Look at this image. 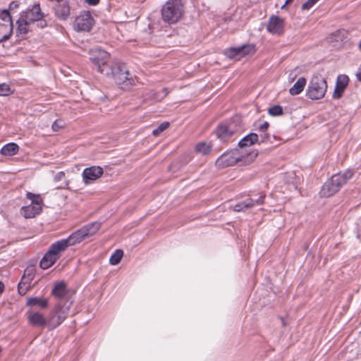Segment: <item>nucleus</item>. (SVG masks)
I'll return each instance as SVG.
<instances>
[{"label":"nucleus","mask_w":361,"mask_h":361,"mask_svg":"<svg viewBox=\"0 0 361 361\" xmlns=\"http://www.w3.org/2000/svg\"><path fill=\"white\" fill-rule=\"evenodd\" d=\"M101 224L95 221L90 223L81 228L77 230L67 238L58 240L57 242L61 245V247L66 250L69 246L80 243L87 238L94 235L100 228Z\"/></svg>","instance_id":"f257e3e1"},{"label":"nucleus","mask_w":361,"mask_h":361,"mask_svg":"<svg viewBox=\"0 0 361 361\" xmlns=\"http://www.w3.org/2000/svg\"><path fill=\"white\" fill-rule=\"evenodd\" d=\"M353 175V172L350 169L333 175L322 185L320 195L325 197L334 195L352 178Z\"/></svg>","instance_id":"f03ea898"},{"label":"nucleus","mask_w":361,"mask_h":361,"mask_svg":"<svg viewBox=\"0 0 361 361\" xmlns=\"http://www.w3.org/2000/svg\"><path fill=\"white\" fill-rule=\"evenodd\" d=\"M106 76L112 77L115 82L123 90H127L134 85V80L129 78V71L124 64L118 63L111 64Z\"/></svg>","instance_id":"7ed1b4c3"},{"label":"nucleus","mask_w":361,"mask_h":361,"mask_svg":"<svg viewBox=\"0 0 361 361\" xmlns=\"http://www.w3.org/2000/svg\"><path fill=\"white\" fill-rule=\"evenodd\" d=\"M184 6L181 0H169L161 9V17L169 24L177 23L183 16Z\"/></svg>","instance_id":"20e7f679"},{"label":"nucleus","mask_w":361,"mask_h":361,"mask_svg":"<svg viewBox=\"0 0 361 361\" xmlns=\"http://www.w3.org/2000/svg\"><path fill=\"white\" fill-rule=\"evenodd\" d=\"M73 301H67L66 303L58 302L55 308L50 312L47 319V328L49 330L54 329L59 326L67 317Z\"/></svg>","instance_id":"39448f33"},{"label":"nucleus","mask_w":361,"mask_h":361,"mask_svg":"<svg viewBox=\"0 0 361 361\" xmlns=\"http://www.w3.org/2000/svg\"><path fill=\"white\" fill-rule=\"evenodd\" d=\"M90 60L94 64L97 71L102 74H108L109 67V54L99 47H94L89 51Z\"/></svg>","instance_id":"423d86ee"},{"label":"nucleus","mask_w":361,"mask_h":361,"mask_svg":"<svg viewBox=\"0 0 361 361\" xmlns=\"http://www.w3.org/2000/svg\"><path fill=\"white\" fill-rule=\"evenodd\" d=\"M327 90V82L321 75L312 77L307 90V97L312 100L322 99Z\"/></svg>","instance_id":"0eeeda50"},{"label":"nucleus","mask_w":361,"mask_h":361,"mask_svg":"<svg viewBox=\"0 0 361 361\" xmlns=\"http://www.w3.org/2000/svg\"><path fill=\"white\" fill-rule=\"evenodd\" d=\"M64 251L58 242L51 245L49 250L39 262V267L43 269L51 267L59 259L60 252Z\"/></svg>","instance_id":"6e6552de"},{"label":"nucleus","mask_w":361,"mask_h":361,"mask_svg":"<svg viewBox=\"0 0 361 361\" xmlns=\"http://www.w3.org/2000/svg\"><path fill=\"white\" fill-rule=\"evenodd\" d=\"M255 51V45L244 44L238 47H231L226 50L225 54L230 59H240V58Z\"/></svg>","instance_id":"1a4fd4ad"},{"label":"nucleus","mask_w":361,"mask_h":361,"mask_svg":"<svg viewBox=\"0 0 361 361\" xmlns=\"http://www.w3.org/2000/svg\"><path fill=\"white\" fill-rule=\"evenodd\" d=\"M284 19L275 15H271L267 23V30L271 35H281L284 32Z\"/></svg>","instance_id":"9d476101"},{"label":"nucleus","mask_w":361,"mask_h":361,"mask_svg":"<svg viewBox=\"0 0 361 361\" xmlns=\"http://www.w3.org/2000/svg\"><path fill=\"white\" fill-rule=\"evenodd\" d=\"M94 19L89 11H84L76 18L75 26L79 31L88 32L91 30Z\"/></svg>","instance_id":"9b49d317"},{"label":"nucleus","mask_w":361,"mask_h":361,"mask_svg":"<svg viewBox=\"0 0 361 361\" xmlns=\"http://www.w3.org/2000/svg\"><path fill=\"white\" fill-rule=\"evenodd\" d=\"M265 195H261L259 198H247L243 202H238L231 206L235 212H245L255 205H262L264 204Z\"/></svg>","instance_id":"f8f14e48"},{"label":"nucleus","mask_w":361,"mask_h":361,"mask_svg":"<svg viewBox=\"0 0 361 361\" xmlns=\"http://www.w3.org/2000/svg\"><path fill=\"white\" fill-rule=\"evenodd\" d=\"M20 17L30 24L40 20L43 14L41 12L39 4H35L32 8H27L25 11L22 12Z\"/></svg>","instance_id":"ddd939ff"},{"label":"nucleus","mask_w":361,"mask_h":361,"mask_svg":"<svg viewBox=\"0 0 361 361\" xmlns=\"http://www.w3.org/2000/svg\"><path fill=\"white\" fill-rule=\"evenodd\" d=\"M236 131L232 123H223L218 126L216 134L221 141H227Z\"/></svg>","instance_id":"4468645a"},{"label":"nucleus","mask_w":361,"mask_h":361,"mask_svg":"<svg viewBox=\"0 0 361 361\" xmlns=\"http://www.w3.org/2000/svg\"><path fill=\"white\" fill-rule=\"evenodd\" d=\"M104 173L103 169L99 166H93L86 168L82 172V179L85 184L100 178Z\"/></svg>","instance_id":"2eb2a0df"},{"label":"nucleus","mask_w":361,"mask_h":361,"mask_svg":"<svg viewBox=\"0 0 361 361\" xmlns=\"http://www.w3.org/2000/svg\"><path fill=\"white\" fill-rule=\"evenodd\" d=\"M27 319L32 326L39 328L47 327V319L44 315L35 311H30L27 313Z\"/></svg>","instance_id":"dca6fc26"},{"label":"nucleus","mask_w":361,"mask_h":361,"mask_svg":"<svg viewBox=\"0 0 361 361\" xmlns=\"http://www.w3.org/2000/svg\"><path fill=\"white\" fill-rule=\"evenodd\" d=\"M51 293L53 295L59 300L58 302H62V304H64L67 301H71L66 298L67 292L66 284L63 281L56 283Z\"/></svg>","instance_id":"f3484780"},{"label":"nucleus","mask_w":361,"mask_h":361,"mask_svg":"<svg viewBox=\"0 0 361 361\" xmlns=\"http://www.w3.org/2000/svg\"><path fill=\"white\" fill-rule=\"evenodd\" d=\"M349 78L345 75H339L337 77L335 90L333 94L334 99H339L348 85Z\"/></svg>","instance_id":"a211bd4d"},{"label":"nucleus","mask_w":361,"mask_h":361,"mask_svg":"<svg viewBox=\"0 0 361 361\" xmlns=\"http://www.w3.org/2000/svg\"><path fill=\"white\" fill-rule=\"evenodd\" d=\"M228 156V154H223L222 156H221L217 159L216 164L219 166H222L224 167V166L233 165V164H236L242 160L241 157L240 156H238V151H235V152H232V157H231V160H228L227 159Z\"/></svg>","instance_id":"6ab92c4d"},{"label":"nucleus","mask_w":361,"mask_h":361,"mask_svg":"<svg viewBox=\"0 0 361 361\" xmlns=\"http://www.w3.org/2000/svg\"><path fill=\"white\" fill-rule=\"evenodd\" d=\"M56 16L61 20H66L70 15V6L67 2L59 3L54 8Z\"/></svg>","instance_id":"aec40b11"},{"label":"nucleus","mask_w":361,"mask_h":361,"mask_svg":"<svg viewBox=\"0 0 361 361\" xmlns=\"http://www.w3.org/2000/svg\"><path fill=\"white\" fill-rule=\"evenodd\" d=\"M41 210V206H34L32 204H30L28 206L23 207L20 209V214L26 219L33 218L37 214H39Z\"/></svg>","instance_id":"412c9836"},{"label":"nucleus","mask_w":361,"mask_h":361,"mask_svg":"<svg viewBox=\"0 0 361 361\" xmlns=\"http://www.w3.org/2000/svg\"><path fill=\"white\" fill-rule=\"evenodd\" d=\"M13 32V24L0 23V43L8 40Z\"/></svg>","instance_id":"4be33fe9"},{"label":"nucleus","mask_w":361,"mask_h":361,"mask_svg":"<svg viewBox=\"0 0 361 361\" xmlns=\"http://www.w3.org/2000/svg\"><path fill=\"white\" fill-rule=\"evenodd\" d=\"M258 140V135L254 133H251L246 136H245L243 138H242L238 142V146L240 148H243L245 147H249L255 143H256Z\"/></svg>","instance_id":"5701e85b"},{"label":"nucleus","mask_w":361,"mask_h":361,"mask_svg":"<svg viewBox=\"0 0 361 361\" xmlns=\"http://www.w3.org/2000/svg\"><path fill=\"white\" fill-rule=\"evenodd\" d=\"M306 85V79L304 77L298 78L296 82L290 88L289 93L291 95H297L302 92Z\"/></svg>","instance_id":"b1692460"},{"label":"nucleus","mask_w":361,"mask_h":361,"mask_svg":"<svg viewBox=\"0 0 361 361\" xmlns=\"http://www.w3.org/2000/svg\"><path fill=\"white\" fill-rule=\"evenodd\" d=\"M19 147L14 142L5 145L1 149V153L5 156H13L18 153Z\"/></svg>","instance_id":"393cba45"},{"label":"nucleus","mask_w":361,"mask_h":361,"mask_svg":"<svg viewBox=\"0 0 361 361\" xmlns=\"http://www.w3.org/2000/svg\"><path fill=\"white\" fill-rule=\"evenodd\" d=\"M27 305L37 306L42 309H44L48 307V301L43 298H29L27 300Z\"/></svg>","instance_id":"a878e982"},{"label":"nucleus","mask_w":361,"mask_h":361,"mask_svg":"<svg viewBox=\"0 0 361 361\" xmlns=\"http://www.w3.org/2000/svg\"><path fill=\"white\" fill-rule=\"evenodd\" d=\"M18 25L17 32L20 35H25L28 32L27 26L30 25L28 22H25L24 18H20L17 20Z\"/></svg>","instance_id":"bb28decb"},{"label":"nucleus","mask_w":361,"mask_h":361,"mask_svg":"<svg viewBox=\"0 0 361 361\" xmlns=\"http://www.w3.org/2000/svg\"><path fill=\"white\" fill-rule=\"evenodd\" d=\"M195 149L197 152L203 155H207L210 153L212 146L210 144L206 142H200L196 145Z\"/></svg>","instance_id":"cd10ccee"},{"label":"nucleus","mask_w":361,"mask_h":361,"mask_svg":"<svg viewBox=\"0 0 361 361\" xmlns=\"http://www.w3.org/2000/svg\"><path fill=\"white\" fill-rule=\"evenodd\" d=\"M123 255V252L121 250H116L110 257L109 258V263L111 265H116L118 264Z\"/></svg>","instance_id":"c85d7f7f"},{"label":"nucleus","mask_w":361,"mask_h":361,"mask_svg":"<svg viewBox=\"0 0 361 361\" xmlns=\"http://www.w3.org/2000/svg\"><path fill=\"white\" fill-rule=\"evenodd\" d=\"M0 20H1V23L13 24L11 16L8 10H3L0 11Z\"/></svg>","instance_id":"c756f323"},{"label":"nucleus","mask_w":361,"mask_h":361,"mask_svg":"<svg viewBox=\"0 0 361 361\" xmlns=\"http://www.w3.org/2000/svg\"><path fill=\"white\" fill-rule=\"evenodd\" d=\"M12 90L8 84H0V96H8L12 94Z\"/></svg>","instance_id":"7c9ffc66"},{"label":"nucleus","mask_w":361,"mask_h":361,"mask_svg":"<svg viewBox=\"0 0 361 361\" xmlns=\"http://www.w3.org/2000/svg\"><path fill=\"white\" fill-rule=\"evenodd\" d=\"M271 116H276L283 114V108L279 105H275L268 110Z\"/></svg>","instance_id":"2f4dec72"},{"label":"nucleus","mask_w":361,"mask_h":361,"mask_svg":"<svg viewBox=\"0 0 361 361\" xmlns=\"http://www.w3.org/2000/svg\"><path fill=\"white\" fill-rule=\"evenodd\" d=\"M169 126V123L163 122L157 128L152 130V135L158 136L161 132L165 130Z\"/></svg>","instance_id":"473e14b6"},{"label":"nucleus","mask_w":361,"mask_h":361,"mask_svg":"<svg viewBox=\"0 0 361 361\" xmlns=\"http://www.w3.org/2000/svg\"><path fill=\"white\" fill-rule=\"evenodd\" d=\"M30 287L31 286L30 285L25 284L24 282H19L18 286V290L19 294L21 295H25Z\"/></svg>","instance_id":"72a5a7b5"},{"label":"nucleus","mask_w":361,"mask_h":361,"mask_svg":"<svg viewBox=\"0 0 361 361\" xmlns=\"http://www.w3.org/2000/svg\"><path fill=\"white\" fill-rule=\"evenodd\" d=\"M269 126V124L267 121H264L262 124H261L259 127H258V130L259 132L261 133H263L264 135H262V136L263 137V141L268 138V134L266 133L268 128Z\"/></svg>","instance_id":"f704fd0d"},{"label":"nucleus","mask_w":361,"mask_h":361,"mask_svg":"<svg viewBox=\"0 0 361 361\" xmlns=\"http://www.w3.org/2000/svg\"><path fill=\"white\" fill-rule=\"evenodd\" d=\"M35 274V269L34 267H28L25 269L24 271V275L29 277L30 279H34Z\"/></svg>","instance_id":"c9c22d12"},{"label":"nucleus","mask_w":361,"mask_h":361,"mask_svg":"<svg viewBox=\"0 0 361 361\" xmlns=\"http://www.w3.org/2000/svg\"><path fill=\"white\" fill-rule=\"evenodd\" d=\"M64 126V123L62 121L56 120L52 124V129L54 131H58L59 129L62 128Z\"/></svg>","instance_id":"e433bc0d"},{"label":"nucleus","mask_w":361,"mask_h":361,"mask_svg":"<svg viewBox=\"0 0 361 361\" xmlns=\"http://www.w3.org/2000/svg\"><path fill=\"white\" fill-rule=\"evenodd\" d=\"M65 178V173L63 171L58 172L54 176V181L58 182L63 180Z\"/></svg>","instance_id":"4c0bfd02"},{"label":"nucleus","mask_w":361,"mask_h":361,"mask_svg":"<svg viewBox=\"0 0 361 361\" xmlns=\"http://www.w3.org/2000/svg\"><path fill=\"white\" fill-rule=\"evenodd\" d=\"M42 204V200L40 197V195H39L38 196L36 197V198L35 200H32V202H31L30 204H32L34 206H41Z\"/></svg>","instance_id":"58836bf2"},{"label":"nucleus","mask_w":361,"mask_h":361,"mask_svg":"<svg viewBox=\"0 0 361 361\" xmlns=\"http://www.w3.org/2000/svg\"><path fill=\"white\" fill-rule=\"evenodd\" d=\"M357 238L361 240V221L356 223Z\"/></svg>","instance_id":"ea45409f"},{"label":"nucleus","mask_w":361,"mask_h":361,"mask_svg":"<svg viewBox=\"0 0 361 361\" xmlns=\"http://www.w3.org/2000/svg\"><path fill=\"white\" fill-rule=\"evenodd\" d=\"M32 281V279L23 274L20 282H24L25 284L30 285L31 286Z\"/></svg>","instance_id":"a19ab883"},{"label":"nucleus","mask_w":361,"mask_h":361,"mask_svg":"<svg viewBox=\"0 0 361 361\" xmlns=\"http://www.w3.org/2000/svg\"><path fill=\"white\" fill-rule=\"evenodd\" d=\"M19 7V4L17 1H12L10 3L8 8L10 11H14Z\"/></svg>","instance_id":"79ce46f5"},{"label":"nucleus","mask_w":361,"mask_h":361,"mask_svg":"<svg viewBox=\"0 0 361 361\" xmlns=\"http://www.w3.org/2000/svg\"><path fill=\"white\" fill-rule=\"evenodd\" d=\"M39 195H35V194H32V192H27V197L31 200V202H32V200H35L37 196H38Z\"/></svg>","instance_id":"37998d69"},{"label":"nucleus","mask_w":361,"mask_h":361,"mask_svg":"<svg viewBox=\"0 0 361 361\" xmlns=\"http://www.w3.org/2000/svg\"><path fill=\"white\" fill-rule=\"evenodd\" d=\"M85 1L92 6H95L99 4V0H85Z\"/></svg>","instance_id":"c03bdc74"},{"label":"nucleus","mask_w":361,"mask_h":361,"mask_svg":"<svg viewBox=\"0 0 361 361\" xmlns=\"http://www.w3.org/2000/svg\"><path fill=\"white\" fill-rule=\"evenodd\" d=\"M356 75H357L358 80L361 82V65H360V67L359 71L357 73Z\"/></svg>","instance_id":"a18cd8bd"},{"label":"nucleus","mask_w":361,"mask_h":361,"mask_svg":"<svg viewBox=\"0 0 361 361\" xmlns=\"http://www.w3.org/2000/svg\"><path fill=\"white\" fill-rule=\"evenodd\" d=\"M4 290V284L0 281V294L3 293Z\"/></svg>","instance_id":"49530a36"},{"label":"nucleus","mask_w":361,"mask_h":361,"mask_svg":"<svg viewBox=\"0 0 361 361\" xmlns=\"http://www.w3.org/2000/svg\"><path fill=\"white\" fill-rule=\"evenodd\" d=\"M162 90H163V92L164 93V97H166L167 95V94H168L167 89L166 88H164Z\"/></svg>","instance_id":"de8ad7c7"},{"label":"nucleus","mask_w":361,"mask_h":361,"mask_svg":"<svg viewBox=\"0 0 361 361\" xmlns=\"http://www.w3.org/2000/svg\"><path fill=\"white\" fill-rule=\"evenodd\" d=\"M293 0H286V2H285V5H288L289 4H290Z\"/></svg>","instance_id":"09e8293b"},{"label":"nucleus","mask_w":361,"mask_h":361,"mask_svg":"<svg viewBox=\"0 0 361 361\" xmlns=\"http://www.w3.org/2000/svg\"><path fill=\"white\" fill-rule=\"evenodd\" d=\"M286 5H285V4L281 6V9H284L286 8Z\"/></svg>","instance_id":"8fccbe9b"},{"label":"nucleus","mask_w":361,"mask_h":361,"mask_svg":"<svg viewBox=\"0 0 361 361\" xmlns=\"http://www.w3.org/2000/svg\"><path fill=\"white\" fill-rule=\"evenodd\" d=\"M46 23H44L43 25H42V23L41 22V27H44V26H45Z\"/></svg>","instance_id":"3c124183"},{"label":"nucleus","mask_w":361,"mask_h":361,"mask_svg":"<svg viewBox=\"0 0 361 361\" xmlns=\"http://www.w3.org/2000/svg\"><path fill=\"white\" fill-rule=\"evenodd\" d=\"M359 47H360V50H361V41H360V43H359Z\"/></svg>","instance_id":"603ef678"}]
</instances>
